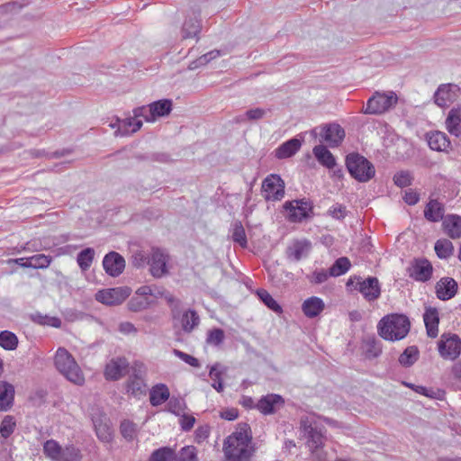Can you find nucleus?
<instances>
[{"label": "nucleus", "mask_w": 461, "mask_h": 461, "mask_svg": "<svg viewBox=\"0 0 461 461\" xmlns=\"http://www.w3.org/2000/svg\"><path fill=\"white\" fill-rule=\"evenodd\" d=\"M223 452L228 461H249L255 452L252 435L248 423H239L223 443Z\"/></svg>", "instance_id": "1"}, {"label": "nucleus", "mask_w": 461, "mask_h": 461, "mask_svg": "<svg viewBox=\"0 0 461 461\" xmlns=\"http://www.w3.org/2000/svg\"><path fill=\"white\" fill-rule=\"evenodd\" d=\"M409 319L403 314H391L381 319L378 323V333L386 340H400L406 337L410 330Z\"/></svg>", "instance_id": "2"}, {"label": "nucleus", "mask_w": 461, "mask_h": 461, "mask_svg": "<svg viewBox=\"0 0 461 461\" xmlns=\"http://www.w3.org/2000/svg\"><path fill=\"white\" fill-rule=\"evenodd\" d=\"M54 363L56 368L71 383L82 385L85 382L84 375L72 355L64 348H59Z\"/></svg>", "instance_id": "3"}, {"label": "nucleus", "mask_w": 461, "mask_h": 461, "mask_svg": "<svg viewBox=\"0 0 461 461\" xmlns=\"http://www.w3.org/2000/svg\"><path fill=\"white\" fill-rule=\"evenodd\" d=\"M348 171L358 182L366 183L375 176L373 164L358 153H350L346 157Z\"/></svg>", "instance_id": "4"}, {"label": "nucleus", "mask_w": 461, "mask_h": 461, "mask_svg": "<svg viewBox=\"0 0 461 461\" xmlns=\"http://www.w3.org/2000/svg\"><path fill=\"white\" fill-rule=\"evenodd\" d=\"M43 453L51 461H82L80 449L74 445L62 447L54 439L47 440L43 445Z\"/></svg>", "instance_id": "5"}, {"label": "nucleus", "mask_w": 461, "mask_h": 461, "mask_svg": "<svg viewBox=\"0 0 461 461\" xmlns=\"http://www.w3.org/2000/svg\"><path fill=\"white\" fill-rule=\"evenodd\" d=\"M346 285L348 289L357 290L369 302L378 299L381 294L379 281L375 276L363 279L361 276H354L348 280Z\"/></svg>", "instance_id": "6"}, {"label": "nucleus", "mask_w": 461, "mask_h": 461, "mask_svg": "<svg viewBox=\"0 0 461 461\" xmlns=\"http://www.w3.org/2000/svg\"><path fill=\"white\" fill-rule=\"evenodd\" d=\"M310 133L313 138L320 136V141L325 142L330 148L339 147L345 138L344 129L335 122L315 127Z\"/></svg>", "instance_id": "7"}, {"label": "nucleus", "mask_w": 461, "mask_h": 461, "mask_svg": "<svg viewBox=\"0 0 461 461\" xmlns=\"http://www.w3.org/2000/svg\"><path fill=\"white\" fill-rule=\"evenodd\" d=\"M397 95L393 92L389 94H381L376 92L366 103V106L362 110L365 114H381L397 103Z\"/></svg>", "instance_id": "8"}, {"label": "nucleus", "mask_w": 461, "mask_h": 461, "mask_svg": "<svg viewBox=\"0 0 461 461\" xmlns=\"http://www.w3.org/2000/svg\"><path fill=\"white\" fill-rule=\"evenodd\" d=\"M438 349L442 358L456 360L461 354V339L456 334L443 333L438 341Z\"/></svg>", "instance_id": "9"}, {"label": "nucleus", "mask_w": 461, "mask_h": 461, "mask_svg": "<svg viewBox=\"0 0 461 461\" xmlns=\"http://www.w3.org/2000/svg\"><path fill=\"white\" fill-rule=\"evenodd\" d=\"M262 192L266 200L279 201L285 195V182L278 175H270L262 183Z\"/></svg>", "instance_id": "10"}, {"label": "nucleus", "mask_w": 461, "mask_h": 461, "mask_svg": "<svg viewBox=\"0 0 461 461\" xmlns=\"http://www.w3.org/2000/svg\"><path fill=\"white\" fill-rule=\"evenodd\" d=\"M300 429L307 437L309 448L322 447L324 436L321 429L314 425V422L308 417L303 416L300 420Z\"/></svg>", "instance_id": "11"}, {"label": "nucleus", "mask_w": 461, "mask_h": 461, "mask_svg": "<svg viewBox=\"0 0 461 461\" xmlns=\"http://www.w3.org/2000/svg\"><path fill=\"white\" fill-rule=\"evenodd\" d=\"M284 209L288 212L287 219L292 222H300L310 217L312 205L305 200L287 201L284 204Z\"/></svg>", "instance_id": "12"}, {"label": "nucleus", "mask_w": 461, "mask_h": 461, "mask_svg": "<svg viewBox=\"0 0 461 461\" xmlns=\"http://www.w3.org/2000/svg\"><path fill=\"white\" fill-rule=\"evenodd\" d=\"M461 89L456 84H441L434 93V103L439 107H447L457 100Z\"/></svg>", "instance_id": "13"}, {"label": "nucleus", "mask_w": 461, "mask_h": 461, "mask_svg": "<svg viewBox=\"0 0 461 461\" xmlns=\"http://www.w3.org/2000/svg\"><path fill=\"white\" fill-rule=\"evenodd\" d=\"M131 289L127 286H120L99 291L95 294L96 301L106 305L121 304L130 296Z\"/></svg>", "instance_id": "14"}, {"label": "nucleus", "mask_w": 461, "mask_h": 461, "mask_svg": "<svg viewBox=\"0 0 461 461\" xmlns=\"http://www.w3.org/2000/svg\"><path fill=\"white\" fill-rule=\"evenodd\" d=\"M409 276L418 282H428L433 272L431 263L426 258H415L407 269Z\"/></svg>", "instance_id": "15"}, {"label": "nucleus", "mask_w": 461, "mask_h": 461, "mask_svg": "<svg viewBox=\"0 0 461 461\" xmlns=\"http://www.w3.org/2000/svg\"><path fill=\"white\" fill-rule=\"evenodd\" d=\"M201 30L200 9L192 8L185 18L181 28V37L184 40L195 38Z\"/></svg>", "instance_id": "16"}, {"label": "nucleus", "mask_w": 461, "mask_h": 461, "mask_svg": "<svg viewBox=\"0 0 461 461\" xmlns=\"http://www.w3.org/2000/svg\"><path fill=\"white\" fill-rule=\"evenodd\" d=\"M285 401L279 394L269 393L262 396L256 403L255 408L264 415H270L276 412L283 407Z\"/></svg>", "instance_id": "17"}, {"label": "nucleus", "mask_w": 461, "mask_h": 461, "mask_svg": "<svg viewBox=\"0 0 461 461\" xmlns=\"http://www.w3.org/2000/svg\"><path fill=\"white\" fill-rule=\"evenodd\" d=\"M129 362L125 357L111 359L105 366L104 377L106 380L117 381L128 371Z\"/></svg>", "instance_id": "18"}, {"label": "nucleus", "mask_w": 461, "mask_h": 461, "mask_svg": "<svg viewBox=\"0 0 461 461\" xmlns=\"http://www.w3.org/2000/svg\"><path fill=\"white\" fill-rule=\"evenodd\" d=\"M103 267L111 276H120L125 267V260L119 253L111 251L103 259Z\"/></svg>", "instance_id": "19"}, {"label": "nucleus", "mask_w": 461, "mask_h": 461, "mask_svg": "<svg viewBox=\"0 0 461 461\" xmlns=\"http://www.w3.org/2000/svg\"><path fill=\"white\" fill-rule=\"evenodd\" d=\"M167 255L160 249L153 248L151 258L148 261L150 264V272L154 277H161L167 273Z\"/></svg>", "instance_id": "20"}, {"label": "nucleus", "mask_w": 461, "mask_h": 461, "mask_svg": "<svg viewBox=\"0 0 461 461\" xmlns=\"http://www.w3.org/2000/svg\"><path fill=\"white\" fill-rule=\"evenodd\" d=\"M457 283L451 277H442L436 285L437 297L442 301L452 299L457 293Z\"/></svg>", "instance_id": "21"}, {"label": "nucleus", "mask_w": 461, "mask_h": 461, "mask_svg": "<svg viewBox=\"0 0 461 461\" xmlns=\"http://www.w3.org/2000/svg\"><path fill=\"white\" fill-rule=\"evenodd\" d=\"M117 124L118 128L114 134L115 136L123 137L139 131L142 126V122L132 116L123 120H117V123H111V127L115 128Z\"/></svg>", "instance_id": "22"}, {"label": "nucleus", "mask_w": 461, "mask_h": 461, "mask_svg": "<svg viewBox=\"0 0 461 461\" xmlns=\"http://www.w3.org/2000/svg\"><path fill=\"white\" fill-rule=\"evenodd\" d=\"M311 248V242L308 240H295L286 249L287 258L293 261H299L308 256Z\"/></svg>", "instance_id": "23"}, {"label": "nucleus", "mask_w": 461, "mask_h": 461, "mask_svg": "<svg viewBox=\"0 0 461 461\" xmlns=\"http://www.w3.org/2000/svg\"><path fill=\"white\" fill-rule=\"evenodd\" d=\"M423 320L429 338H436L438 334L439 316L436 308L427 307L423 314Z\"/></svg>", "instance_id": "24"}, {"label": "nucleus", "mask_w": 461, "mask_h": 461, "mask_svg": "<svg viewBox=\"0 0 461 461\" xmlns=\"http://www.w3.org/2000/svg\"><path fill=\"white\" fill-rule=\"evenodd\" d=\"M14 401V387L8 382L0 381V411H9Z\"/></svg>", "instance_id": "25"}, {"label": "nucleus", "mask_w": 461, "mask_h": 461, "mask_svg": "<svg viewBox=\"0 0 461 461\" xmlns=\"http://www.w3.org/2000/svg\"><path fill=\"white\" fill-rule=\"evenodd\" d=\"M312 153L317 159V161L323 167L332 169L337 165L335 157L332 153L328 149V146L320 144L316 145Z\"/></svg>", "instance_id": "26"}, {"label": "nucleus", "mask_w": 461, "mask_h": 461, "mask_svg": "<svg viewBox=\"0 0 461 461\" xmlns=\"http://www.w3.org/2000/svg\"><path fill=\"white\" fill-rule=\"evenodd\" d=\"M445 233L451 239L461 238V217L455 214L446 216L442 222Z\"/></svg>", "instance_id": "27"}, {"label": "nucleus", "mask_w": 461, "mask_h": 461, "mask_svg": "<svg viewBox=\"0 0 461 461\" xmlns=\"http://www.w3.org/2000/svg\"><path fill=\"white\" fill-rule=\"evenodd\" d=\"M302 142L297 138H293L282 143L276 150V157L278 159H285L293 157L301 148Z\"/></svg>", "instance_id": "28"}, {"label": "nucleus", "mask_w": 461, "mask_h": 461, "mask_svg": "<svg viewBox=\"0 0 461 461\" xmlns=\"http://www.w3.org/2000/svg\"><path fill=\"white\" fill-rule=\"evenodd\" d=\"M446 127L448 132L456 137L461 136V108L454 107L447 114Z\"/></svg>", "instance_id": "29"}, {"label": "nucleus", "mask_w": 461, "mask_h": 461, "mask_svg": "<svg viewBox=\"0 0 461 461\" xmlns=\"http://www.w3.org/2000/svg\"><path fill=\"white\" fill-rule=\"evenodd\" d=\"M323 301L316 296L306 299L302 305V310L304 315L308 318H314L318 316L323 311Z\"/></svg>", "instance_id": "30"}, {"label": "nucleus", "mask_w": 461, "mask_h": 461, "mask_svg": "<svg viewBox=\"0 0 461 461\" xmlns=\"http://www.w3.org/2000/svg\"><path fill=\"white\" fill-rule=\"evenodd\" d=\"M425 218L432 222L444 220V207L437 200H430L424 210Z\"/></svg>", "instance_id": "31"}, {"label": "nucleus", "mask_w": 461, "mask_h": 461, "mask_svg": "<svg viewBox=\"0 0 461 461\" xmlns=\"http://www.w3.org/2000/svg\"><path fill=\"white\" fill-rule=\"evenodd\" d=\"M177 320L180 321L181 328L185 333L192 332L200 323L199 315L194 310H188L180 314Z\"/></svg>", "instance_id": "32"}, {"label": "nucleus", "mask_w": 461, "mask_h": 461, "mask_svg": "<svg viewBox=\"0 0 461 461\" xmlns=\"http://www.w3.org/2000/svg\"><path fill=\"white\" fill-rule=\"evenodd\" d=\"M428 144L433 150L446 151L450 146V141L445 133L436 131L428 135Z\"/></svg>", "instance_id": "33"}, {"label": "nucleus", "mask_w": 461, "mask_h": 461, "mask_svg": "<svg viewBox=\"0 0 461 461\" xmlns=\"http://www.w3.org/2000/svg\"><path fill=\"white\" fill-rule=\"evenodd\" d=\"M169 390L167 385L160 384L155 385L149 393V401L152 406H158L168 400Z\"/></svg>", "instance_id": "34"}, {"label": "nucleus", "mask_w": 461, "mask_h": 461, "mask_svg": "<svg viewBox=\"0 0 461 461\" xmlns=\"http://www.w3.org/2000/svg\"><path fill=\"white\" fill-rule=\"evenodd\" d=\"M146 389L147 386L144 379L139 375L131 376L127 382V393L135 397L144 395L146 393Z\"/></svg>", "instance_id": "35"}, {"label": "nucleus", "mask_w": 461, "mask_h": 461, "mask_svg": "<svg viewBox=\"0 0 461 461\" xmlns=\"http://www.w3.org/2000/svg\"><path fill=\"white\" fill-rule=\"evenodd\" d=\"M152 120L158 117L168 115L172 110V101L169 99H162L149 104Z\"/></svg>", "instance_id": "36"}, {"label": "nucleus", "mask_w": 461, "mask_h": 461, "mask_svg": "<svg viewBox=\"0 0 461 461\" xmlns=\"http://www.w3.org/2000/svg\"><path fill=\"white\" fill-rule=\"evenodd\" d=\"M364 351L366 358L372 359L382 353V346L375 337H368L364 340Z\"/></svg>", "instance_id": "37"}, {"label": "nucleus", "mask_w": 461, "mask_h": 461, "mask_svg": "<svg viewBox=\"0 0 461 461\" xmlns=\"http://www.w3.org/2000/svg\"><path fill=\"white\" fill-rule=\"evenodd\" d=\"M158 296L164 297L165 300L167 301V303H168V305L171 309V315H172L173 320L178 319L181 314V305H182L181 301L179 299L176 298L170 293L166 292V291H164V292L158 291L155 294V297H158Z\"/></svg>", "instance_id": "38"}, {"label": "nucleus", "mask_w": 461, "mask_h": 461, "mask_svg": "<svg viewBox=\"0 0 461 461\" xmlns=\"http://www.w3.org/2000/svg\"><path fill=\"white\" fill-rule=\"evenodd\" d=\"M435 251L439 258H448L453 255L454 246L452 242L447 239H440L435 243Z\"/></svg>", "instance_id": "39"}, {"label": "nucleus", "mask_w": 461, "mask_h": 461, "mask_svg": "<svg viewBox=\"0 0 461 461\" xmlns=\"http://www.w3.org/2000/svg\"><path fill=\"white\" fill-rule=\"evenodd\" d=\"M419 357V350L416 346H411L405 348V350L399 357V363L405 367L412 366Z\"/></svg>", "instance_id": "40"}, {"label": "nucleus", "mask_w": 461, "mask_h": 461, "mask_svg": "<svg viewBox=\"0 0 461 461\" xmlns=\"http://www.w3.org/2000/svg\"><path fill=\"white\" fill-rule=\"evenodd\" d=\"M52 261V258L44 254H37L29 258L28 264H23L26 268H47Z\"/></svg>", "instance_id": "41"}, {"label": "nucleus", "mask_w": 461, "mask_h": 461, "mask_svg": "<svg viewBox=\"0 0 461 461\" xmlns=\"http://www.w3.org/2000/svg\"><path fill=\"white\" fill-rule=\"evenodd\" d=\"M176 454L171 447H163L152 452L149 461H175Z\"/></svg>", "instance_id": "42"}, {"label": "nucleus", "mask_w": 461, "mask_h": 461, "mask_svg": "<svg viewBox=\"0 0 461 461\" xmlns=\"http://www.w3.org/2000/svg\"><path fill=\"white\" fill-rule=\"evenodd\" d=\"M259 300L270 310L276 313L282 312V307L272 297V295L265 289H258L256 291Z\"/></svg>", "instance_id": "43"}, {"label": "nucleus", "mask_w": 461, "mask_h": 461, "mask_svg": "<svg viewBox=\"0 0 461 461\" xmlns=\"http://www.w3.org/2000/svg\"><path fill=\"white\" fill-rule=\"evenodd\" d=\"M351 263L346 257L339 258L330 267V276H339L344 275L350 268Z\"/></svg>", "instance_id": "44"}, {"label": "nucleus", "mask_w": 461, "mask_h": 461, "mask_svg": "<svg viewBox=\"0 0 461 461\" xmlns=\"http://www.w3.org/2000/svg\"><path fill=\"white\" fill-rule=\"evenodd\" d=\"M95 258V249L92 248H86L81 250L77 257V262L81 270H87Z\"/></svg>", "instance_id": "45"}, {"label": "nucleus", "mask_w": 461, "mask_h": 461, "mask_svg": "<svg viewBox=\"0 0 461 461\" xmlns=\"http://www.w3.org/2000/svg\"><path fill=\"white\" fill-rule=\"evenodd\" d=\"M0 346L5 350H14L18 346L16 335L9 330L0 332Z\"/></svg>", "instance_id": "46"}, {"label": "nucleus", "mask_w": 461, "mask_h": 461, "mask_svg": "<svg viewBox=\"0 0 461 461\" xmlns=\"http://www.w3.org/2000/svg\"><path fill=\"white\" fill-rule=\"evenodd\" d=\"M151 304L148 297L135 295L128 302V308L130 311L137 312L147 309Z\"/></svg>", "instance_id": "47"}, {"label": "nucleus", "mask_w": 461, "mask_h": 461, "mask_svg": "<svg viewBox=\"0 0 461 461\" xmlns=\"http://www.w3.org/2000/svg\"><path fill=\"white\" fill-rule=\"evenodd\" d=\"M221 366L219 363L214 364L211 369L209 375L213 380L212 386L219 393L223 391V384L221 381V375L223 370L220 369Z\"/></svg>", "instance_id": "48"}, {"label": "nucleus", "mask_w": 461, "mask_h": 461, "mask_svg": "<svg viewBox=\"0 0 461 461\" xmlns=\"http://www.w3.org/2000/svg\"><path fill=\"white\" fill-rule=\"evenodd\" d=\"M32 321L40 325L50 326L54 328H60L61 320L58 317L42 315L36 313L32 316Z\"/></svg>", "instance_id": "49"}, {"label": "nucleus", "mask_w": 461, "mask_h": 461, "mask_svg": "<svg viewBox=\"0 0 461 461\" xmlns=\"http://www.w3.org/2000/svg\"><path fill=\"white\" fill-rule=\"evenodd\" d=\"M15 420L13 416H5L0 424V434L3 438H9L14 431Z\"/></svg>", "instance_id": "50"}, {"label": "nucleus", "mask_w": 461, "mask_h": 461, "mask_svg": "<svg viewBox=\"0 0 461 461\" xmlns=\"http://www.w3.org/2000/svg\"><path fill=\"white\" fill-rule=\"evenodd\" d=\"M225 339L224 331L221 329L215 328L208 331L206 342L210 345L218 347Z\"/></svg>", "instance_id": "51"}, {"label": "nucleus", "mask_w": 461, "mask_h": 461, "mask_svg": "<svg viewBox=\"0 0 461 461\" xmlns=\"http://www.w3.org/2000/svg\"><path fill=\"white\" fill-rule=\"evenodd\" d=\"M175 461H198L196 449L193 446L184 447Z\"/></svg>", "instance_id": "52"}, {"label": "nucleus", "mask_w": 461, "mask_h": 461, "mask_svg": "<svg viewBox=\"0 0 461 461\" xmlns=\"http://www.w3.org/2000/svg\"><path fill=\"white\" fill-rule=\"evenodd\" d=\"M121 434L127 440H132L136 436V426L130 420H123L120 426Z\"/></svg>", "instance_id": "53"}, {"label": "nucleus", "mask_w": 461, "mask_h": 461, "mask_svg": "<svg viewBox=\"0 0 461 461\" xmlns=\"http://www.w3.org/2000/svg\"><path fill=\"white\" fill-rule=\"evenodd\" d=\"M96 436L103 442H110L113 438L112 432L110 428L106 424H103L102 422L96 423L94 422Z\"/></svg>", "instance_id": "54"}, {"label": "nucleus", "mask_w": 461, "mask_h": 461, "mask_svg": "<svg viewBox=\"0 0 461 461\" xmlns=\"http://www.w3.org/2000/svg\"><path fill=\"white\" fill-rule=\"evenodd\" d=\"M413 177L409 171H400L393 176L394 184L399 187H406L411 185Z\"/></svg>", "instance_id": "55"}, {"label": "nucleus", "mask_w": 461, "mask_h": 461, "mask_svg": "<svg viewBox=\"0 0 461 461\" xmlns=\"http://www.w3.org/2000/svg\"><path fill=\"white\" fill-rule=\"evenodd\" d=\"M185 407V401L181 398H171L168 402V410L177 416L183 413Z\"/></svg>", "instance_id": "56"}, {"label": "nucleus", "mask_w": 461, "mask_h": 461, "mask_svg": "<svg viewBox=\"0 0 461 461\" xmlns=\"http://www.w3.org/2000/svg\"><path fill=\"white\" fill-rule=\"evenodd\" d=\"M232 239L235 242L239 243L241 247H246L247 239H246L245 230L240 223L235 224L233 233H232Z\"/></svg>", "instance_id": "57"}, {"label": "nucleus", "mask_w": 461, "mask_h": 461, "mask_svg": "<svg viewBox=\"0 0 461 461\" xmlns=\"http://www.w3.org/2000/svg\"><path fill=\"white\" fill-rule=\"evenodd\" d=\"M173 353L176 357H177L178 358H180L181 360H183L184 362H185L186 364H188L189 366H194V367H199L200 366V363H199V360L197 358H195L194 357L189 355V354H186L181 350H178V349H174L173 350Z\"/></svg>", "instance_id": "58"}, {"label": "nucleus", "mask_w": 461, "mask_h": 461, "mask_svg": "<svg viewBox=\"0 0 461 461\" xmlns=\"http://www.w3.org/2000/svg\"><path fill=\"white\" fill-rule=\"evenodd\" d=\"M133 116L138 119L143 117L146 122H154L152 120L151 111L149 104L148 106H140L133 109Z\"/></svg>", "instance_id": "59"}, {"label": "nucleus", "mask_w": 461, "mask_h": 461, "mask_svg": "<svg viewBox=\"0 0 461 461\" xmlns=\"http://www.w3.org/2000/svg\"><path fill=\"white\" fill-rule=\"evenodd\" d=\"M220 55H221L220 50H211V51L207 52L206 54L201 56L199 59H197V60L195 61V63H196L195 67L206 65L211 60L216 59Z\"/></svg>", "instance_id": "60"}, {"label": "nucleus", "mask_w": 461, "mask_h": 461, "mask_svg": "<svg viewBox=\"0 0 461 461\" xmlns=\"http://www.w3.org/2000/svg\"><path fill=\"white\" fill-rule=\"evenodd\" d=\"M329 213L337 220H342L347 215V209L346 206L337 203L330 208Z\"/></svg>", "instance_id": "61"}, {"label": "nucleus", "mask_w": 461, "mask_h": 461, "mask_svg": "<svg viewBox=\"0 0 461 461\" xmlns=\"http://www.w3.org/2000/svg\"><path fill=\"white\" fill-rule=\"evenodd\" d=\"M267 112H269V110H266L263 108L249 109L246 112V117L249 121H257L265 117Z\"/></svg>", "instance_id": "62"}, {"label": "nucleus", "mask_w": 461, "mask_h": 461, "mask_svg": "<svg viewBox=\"0 0 461 461\" xmlns=\"http://www.w3.org/2000/svg\"><path fill=\"white\" fill-rule=\"evenodd\" d=\"M180 426L182 430L184 431H189L194 425L195 418L192 415H187L185 413H182L180 415Z\"/></svg>", "instance_id": "63"}, {"label": "nucleus", "mask_w": 461, "mask_h": 461, "mask_svg": "<svg viewBox=\"0 0 461 461\" xmlns=\"http://www.w3.org/2000/svg\"><path fill=\"white\" fill-rule=\"evenodd\" d=\"M329 276H330V270L329 271H326L324 269L315 270L312 273V278L310 280H311L312 283L319 285V284H322L325 281H327Z\"/></svg>", "instance_id": "64"}]
</instances>
